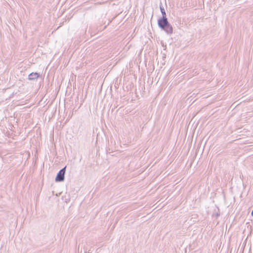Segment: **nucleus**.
<instances>
[{"label": "nucleus", "mask_w": 253, "mask_h": 253, "mask_svg": "<svg viewBox=\"0 0 253 253\" xmlns=\"http://www.w3.org/2000/svg\"><path fill=\"white\" fill-rule=\"evenodd\" d=\"M159 27L165 31L168 34L171 35L173 33V28L169 22L168 18H159L158 20Z\"/></svg>", "instance_id": "obj_1"}, {"label": "nucleus", "mask_w": 253, "mask_h": 253, "mask_svg": "<svg viewBox=\"0 0 253 253\" xmlns=\"http://www.w3.org/2000/svg\"><path fill=\"white\" fill-rule=\"evenodd\" d=\"M66 166L61 169L57 173L55 177L56 182H62L65 179Z\"/></svg>", "instance_id": "obj_2"}, {"label": "nucleus", "mask_w": 253, "mask_h": 253, "mask_svg": "<svg viewBox=\"0 0 253 253\" xmlns=\"http://www.w3.org/2000/svg\"><path fill=\"white\" fill-rule=\"evenodd\" d=\"M40 76V74L37 72H32L28 76L29 80H35Z\"/></svg>", "instance_id": "obj_3"}, {"label": "nucleus", "mask_w": 253, "mask_h": 253, "mask_svg": "<svg viewBox=\"0 0 253 253\" xmlns=\"http://www.w3.org/2000/svg\"><path fill=\"white\" fill-rule=\"evenodd\" d=\"M160 10L162 14V17L161 18H167V14L165 11V10L163 6L160 5Z\"/></svg>", "instance_id": "obj_4"}, {"label": "nucleus", "mask_w": 253, "mask_h": 253, "mask_svg": "<svg viewBox=\"0 0 253 253\" xmlns=\"http://www.w3.org/2000/svg\"><path fill=\"white\" fill-rule=\"evenodd\" d=\"M251 215L252 216H253V210H252V212H251Z\"/></svg>", "instance_id": "obj_5"}]
</instances>
